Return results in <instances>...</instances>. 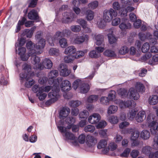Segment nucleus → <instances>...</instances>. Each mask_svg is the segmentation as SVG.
<instances>
[{"mask_svg":"<svg viewBox=\"0 0 158 158\" xmlns=\"http://www.w3.org/2000/svg\"><path fill=\"white\" fill-rule=\"evenodd\" d=\"M136 111L134 110H130L127 114V117L129 120H132L135 116Z\"/></svg>","mask_w":158,"mask_h":158,"instance_id":"obj_41","label":"nucleus"},{"mask_svg":"<svg viewBox=\"0 0 158 158\" xmlns=\"http://www.w3.org/2000/svg\"><path fill=\"white\" fill-rule=\"evenodd\" d=\"M70 110L68 107L63 108L60 111L59 113L60 118L61 119H64L69 114Z\"/></svg>","mask_w":158,"mask_h":158,"instance_id":"obj_22","label":"nucleus"},{"mask_svg":"<svg viewBox=\"0 0 158 158\" xmlns=\"http://www.w3.org/2000/svg\"><path fill=\"white\" fill-rule=\"evenodd\" d=\"M77 23L80 25L82 28H84L85 26H87V24L86 21L82 19H79L77 20Z\"/></svg>","mask_w":158,"mask_h":158,"instance_id":"obj_61","label":"nucleus"},{"mask_svg":"<svg viewBox=\"0 0 158 158\" xmlns=\"http://www.w3.org/2000/svg\"><path fill=\"white\" fill-rule=\"evenodd\" d=\"M57 83H53V86L52 87L50 85H48L46 86L45 87H44L43 86H42V87L43 88V92H48L49 91H50V90L52 89V91H52V88H53V86L56 85H58V86L59 87V81H60L62 80L61 78H57Z\"/></svg>","mask_w":158,"mask_h":158,"instance_id":"obj_28","label":"nucleus"},{"mask_svg":"<svg viewBox=\"0 0 158 158\" xmlns=\"http://www.w3.org/2000/svg\"><path fill=\"white\" fill-rule=\"evenodd\" d=\"M154 117L151 114H149L147 118L148 126L150 128L151 134L155 135L158 131V123L154 121Z\"/></svg>","mask_w":158,"mask_h":158,"instance_id":"obj_4","label":"nucleus"},{"mask_svg":"<svg viewBox=\"0 0 158 158\" xmlns=\"http://www.w3.org/2000/svg\"><path fill=\"white\" fill-rule=\"evenodd\" d=\"M149 104L152 105L156 104L158 102V96L156 95H153L150 96L148 99Z\"/></svg>","mask_w":158,"mask_h":158,"instance_id":"obj_29","label":"nucleus"},{"mask_svg":"<svg viewBox=\"0 0 158 158\" xmlns=\"http://www.w3.org/2000/svg\"><path fill=\"white\" fill-rule=\"evenodd\" d=\"M118 94L121 95L122 98L126 97L128 94L127 90L123 88H121L118 90Z\"/></svg>","mask_w":158,"mask_h":158,"instance_id":"obj_43","label":"nucleus"},{"mask_svg":"<svg viewBox=\"0 0 158 158\" xmlns=\"http://www.w3.org/2000/svg\"><path fill=\"white\" fill-rule=\"evenodd\" d=\"M153 147L156 150L158 149V133L154 138Z\"/></svg>","mask_w":158,"mask_h":158,"instance_id":"obj_64","label":"nucleus"},{"mask_svg":"<svg viewBox=\"0 0 158 158\" xmlns=\"http://www.w3.org/2000/svg\"><path fill=\"white\" fill-rule=\"evenodd\" d=\"M89 37L87 35L83 36L77 35L74 39L73 42L74 44H80L85 41H87L89 39Z\"/></svg>","mask_w":158,"mask_h":158,"instance_id":"obj_13","label":"nucleus"},{"mask_svg":"<svg viewBox=\"0 0 158 158\" xmlns=\"http://www.w3.org/2000/svg\"><path fill=\"white\" fill-rule=\"evenodd\" d=\"M59 73L58 71L56 70H52L48 74V77L49 80L48 82L49 84H52L55 83V81L57 82V80H54V78L56 77L58 75Z\"/></svg>","mask_w":158,"mask_h":158,"instance_id":"obj_12","label":"nucleus"},{"mask_svg":"<svg viewBox=\"0 0 158 158\" xmlns=\"http://www.w3.org/2000/svg\"><path fill=\"white\" fill-rule=\"evenodd\" d=\"M74 56L69 55L65 56L64 58V62L66 63L72 62L74 59Z\"/></svg>","mask_w":158,"mask_h":158,"instance_id":"obj_57","label":"nucleus"},{"mask_svg":"<svg viewBox=\"0 0 158 158\" xmlns=\"http://www.w3.org/2000/svg\"><path fill=\"white\" fill-rule=\"evenodd\" d=\"M118 110V107L117 106L110 105L108 108L107 113L109 115L114 114Z\"/></svg>","mask_w":158,"mask_h":158,"instance_id":"obj_31","label":"nucleus"},{"mask_svg":"<svg viewBox=\"0 0 158 158\" xmlns=\"http://www.w3.org/2000/svg\"><path fill=\"white\" fill-rule=\"evenodd\" d=\"M53 65L52 61L48 58H46L41 63L37 65L35 68L40 70H43L44 68L48 69H51Z\"/></svg>","mask_w":158,"mask_h":158,"instance_id":"obj_7","label":"nucleus"},{"mask_svg":"<svg viewBox=\"0 0 158 158\" xmlns=\"http://www.w3.org/2000/svg\"><path fill=\"white\" fill-rule=\"evenodd\" d=\"M60 75L63 77L68 76L71 72L70 70H68L66 64H61L60 66Z\"/></svg>","mask_w":158,"mask_h":158,"instance_id":"obj_15","label":"nucleus"},{"mask_svg":"<svg viewBox=\"0 0 158 158\" xmlns=\"http://www.w3.org/2000/svg\"><path fill=\"white\" fill-rule=\"evenodd\" d=\"M139 37L140 40L142 41L146 39L151 38L152 35L150 33H147L146 34L140 32L138 35Z\"/></svg>","mask_w":158,"mask_h":158,"instance_id":"obj_36","label":"nucleus"},{"mask_svg":"<svg viewBox=\"0 0 158 158\" xmlns=\"http://www.w3.org/2000/svg\"><path fill=\"white\" fill-rule=\"evenodd\" d=\"M108 120L111 123L115 124L118 122V120L117 117L112 116L109 118Z\"/></svg>","mask_w":158,"mask_h":158,"instance_id":"obj_58","label":"nucleus"},{"mask_svg":"<svg viewBox=\"0 0 158 158\" xmlns=\"http://www.w3.org/2000/svg\"><path fill=\"white\" fill-rule=\"evenodd\" d=\"M71 32L69 29H66L62 32L59 31L56 32L53 37H50L47 39V41L51 46H54V43L56 40H58L61 38L65 36L69 37L71 34Z\"/></svg>","mask_w":158,"mask_h":158,"instance_id":"obj_2","label":"nucleus"},{"mask_svg":"<svg viewBox=\"0 0 158 158\" xmlns=\"http://www.w3.org/2000/svg\"><path fill=\"white\" fill-rule=\"evenodd\" d=\"M123 22L119 25V27L122 30H124L130 29L131 27V24L126 22L124 19H123Z\"/></svg>","mask_w":158,"mask_h":158,"instance_id":"obj_24","label":"nucleus"},{"mask_svg":"<svg viewBox=\"0 0 158 158\" xmlns=\"http://www.w3.org/2000/svg\"><path fill=\"white\" fill-rule=\"evenodd\" d=\"M62 21L63 23H68L72 22L74 18L75 14L72 12H66L63 14Z\"/></svg>","mask_w":158,"mask_h":158,"instance_id":"obj_9","label":"nucleus"},{"mask_svg":"<svg viewBox=\"0 0 158 158\" xmlns=\"http://www.w3.org/2000/svg\"><path fill=\"white\" fill-rule=\"evenodd\" d=\"M152 148L151 147L149 146H147L143 147L142 148V152H143L146 155H148L149 156V154L151 153H152L151 152Z\"/></svg>","mask_w":158,"mask_h":158,"instance_id":"obj_53","label":"nucleus"},{"mask_svg":"<svg viewBox=\"0 0 158 158\" xmlns=\"http://www.w3.org/2000/svg\"><path fill=\"white\" fill-rule=\"evenodd\" d=\"M129 49L126 46H123L120 48L119 50V53L122 55H124L128 53Z\"/></svg>","mask_w":158,"mask_h":158,"instance_id":"obj_55","label":"nucleus"},{"mask_svg":"<svg viewBox=\"0 0 158 158\" xmlns=\"http://www.w3.org/2000/svg\"><path fill=\"white\" fill-rule=\"evenodd\" d=\"M81 103V102L78 100H72L69 103V105L72 107H77L80 106Z\"/></svg>","mask_w":158,"mask_h":158,"instance_id":"obj_42","label":"nucleus"},{"mask_svg":"<svg viewBox=\"0 0 158 158\" xmlns=\"http://www.w3.org/2000/svg\"><path fill=\"white\" fill-rule=\"evenodd\" d=\"M113 29L110 28L107 30L109 33L107 35L109 43L110 44H113L116 42L117 38L115 37L113 34Z\"/></svg>","mask_w":158,"mask_h":158,"instance_id":"obj_16","label":"nucleus"},{"mask_svg":"<svg viewBox=\"0 0 158 158\" xmlns=\"http://www.w3.org/2000/svg\"><path fill=\"white\" fill-rule=\"evenodd\" d=\"M100 119L101 116L100 114L98 113H94L89 117L88 118V121L91 124H95L98 122Z\"/></svg>","mask_w":158,"mask_h":158,"instance_id":"obj_14","label":"nucleus"},{"mask_svg":"<svg viewBox=\"0 0 158 158\" xmlns=\"http://www.w3.org/2000/svg\"><path fill=\"white\" fill-rule=\"evenodd\" d=\"M123 6L126 7L127 6H132L133 2L132 0H121Z\"/></svg>","mask_w":158,"mask_h":158,"instance_id":"obj_62","label":"nucleus"},{"mask_svg":"<svg viewBox=\"0 0 158 158\" xmlns=\"http://www.w3.org/2000/svg\"><path fill=\"white\" fill-rule=\"evenodd\" d=\"M23 71L19 74L21 82L22 83L26 81L25 86L28 88H30L35 83V81L31 78L35 76V73L31 71V66L27 64L24 65Z\"/></svg>","mask_w":158,"mask_h":158,"instance_id":"obj_1","label":"nucleus"},{"mask_svg":"<svg viewBox=\"0 0 158 158\" xmlns=\"http://www.w3.org/2000/svg\"><path fill=\"white\" fill-rule=\"evenodd\" d=\"M104 54L108 57H114L116 55L114 52L110 50H106L104 52Z\"/></svg>","mask_w":158,"mask_h":158,"instance_id":"obj_50","label":"nucleus"},{"mask_svg":"<svg viewBox=\"0 0 158 158\" xmlns=\"http://www.w3.org/2000/svg\"><path fill=\"white\" fill-rule=\"evenodd\" d=\"M76 49L73 46H70L66 48L64 51L65 54H69L71 55L76 52Z\"/></svg>","mask_w":158,"mask_h":158,"instance_id":"obj_23","label":"nucleus"},{"mask_svg":"<svg viewBox=\"0 0 158 158\" xmlns=\"http://www.w3.org/2000/svg\"><path fill=\"white\" fill-rule=\"evenodd\" d=\"M73 125V124H70V125L67 126L66 127H64L57 125V127L60 131L61 133H63L66 132H68L67 130L70 129L71 128L72 129Z\"/></svg>","mask_w":158,"mask_h":158,"instance_id":"obj_39","label":"nucleus"},{"mask_svg":"<svg viewBox=\"0 0 158 158\" xmlns=\"http://www.w3.org/2000/svg\"><path fill=\"white\" fill-rule=\"evenodd\" d=\"M86 144L89 148H92L97 142V139L94 136L88 135L86 138Z\"/></svg>","mask_w":158,"mask_h":158,"instance_id":"obj_11","label":"nucleus"},{"mask_svg":"<svg viewBox=\"0 0 158 158\" xmlns=\"http://www.w3.org/2000/svg\"><path fill=\"white\" fill-rule=\"evenodd\" d=\"M26 47L29 50V52H37V50L35 49L36 46H35L34 44H33L31 41H28L27 43Z\"/></svg>","mask_w":158,"mask_h":158,"instance_id":"obj_26","label":"nucleus"},{"mask_svg":"<svg viewBox=\"0 0 158 158\" xmlns=\"http://www.w3.org/2000/svg\"><path fill=\"white\" fill-rule=\"evenodd\" d=\"M89 56L92 58H96L100 56V54L95 51L92 50L89 54Z\"/></svg>","mask_w":158,"mask_h":158,"instance_id":"obj_54","label":"nucleus"},{"mask_svg":"<svg viewBox=\"0 0 158 158\" xmlns=\"http://www.w3.org/2000/svg\"><path fill=\"white\" fill-rule=\"evenodd\" d=\"M73 10L76 14L78 15L79 14H81V15H83L85 14L86 8L84 7L82 8L81 10H80V9L78 7L74 6L73 7Z\"/></svg>","mask_w":158,"mask_h":158,"instance_id":"obj_34","label":"nucleus"},{"mask_svg":"<svg viewBox=\"0 0 158 158\" xmlns=\"http://www.w3.org/2000/svg\"><path fill=\"white\" fill-rule=\"evenodd\" d=\"M95 39L96 40V45H99L103 44L104 37L103 35L98 34L95 36Z\"/></svg>","mask_w":158,"mask_h":158,"instance_id":"obj_35","label":"nucleus"},{"mask_svg":"<svg viewBox=\"0 0 158 158\" xmlns=\"http://www.w3.org/2000/svg\"><path fill=\"white\" fill-rule=\"evenodd\" d=\"M45 40L44 39H41L38 43L36 44L35 49L37 50V53H41L42 52V49L45 45Z\"/></svg>","mask_w":158,"mask_h":158,"instance_id":"obj_17","label":"nucleus"},{"mask_svg":"<svg viewBox=\"0 0 158 158\" xmlns=\"http://www.w3.org/2000/svg\"><path fill=\"white\" fill-rule=\"evenodd\" d=\"M49 53L51 55H55L57 56L59 54V50L58 49L52 48L50 49L49 51Z\"/></svg>","mask_w":158,"mask_h":158,"instance_id":"obj_49","label":"nucleus"},{"mask_svg":"<svg viewBox=\"0 0 158 158\" xmlns=\"http://www.w3.org/2000/svg\"><path fill=\"white\" fill-rule=\"evenodd\" d=\"M107 142L105 139H101L98 142L97 145L98 149H102V153L107 154L109 151V148L107 147Z\"/></svg>","mask_w":158,"mask_h":158,"instance_id":"obj_8","label":"nucleus"},{"mask_svg":"<svg viewBox=\"0 0 158 158\" xmlns=\"http://www.w3.org/2000/svg\"><path fill=\"white\" fill-rule=\"evenodd\" d=\"M150 133L147 130H144L141 132L140 137L144 140L148 139L150 138Z\"/></svg>","mask_w":158,"mask_h":158,"instance_id":"obj_33","label":"nucleus"},{"mask_svg":"<svg viewBox=\"0 0 158 158\" xmlns=\"http://www.w3.org/2000/svg\"><path fill=\"white\" fill-rule=\"evenodd\" d=\"M59 44L62 48H65L68 45L67 40L64 38H62L59 40Z\"/></svg>","mask_w":158,"mask_h":158,"instance_id":"obj_44","label":"nucleus"},{"mask_svg":"<svg viewBox=\"0 0 158 158\" xmlns=\"http://www.w3.org/2000/svg\"><path fill=\"white\" fill-rule=\"evenodd\" d=\"M146 118L145 112L144 111H139L135 116V120L138 123H141Z\"/></svg>","mask_w":158,"mask_h":158,"instance_id":"obj_21","label":"nucleus"},{"mask_svg":"<svg viewBox=\"0 0 158 158\" xmlns=\"http://www.w3.org/2000/svg\"><path fill=\"white\" fill-rule=\"evenodd\" d=\"M26 52V49L25 48L22 47L18 48V54L21 56V58L22 60L26 61L28 59V57H25L24 54Z\"/></svg>","mask_w":158,"mask_h":158,"instance_id":"obj_25","label":"nucleus"},{"mask_svg":"<svg viewBox=\"0 0 158 158\" xmlns=\"http://www.w3.org/2000/svg\"><path fill=\"white\" fill-rule=\"evenodd\" d=\"M129 96L131 99L137 100L139 98V95L134 88H131L129 90Z\"/></svg>","mask_w":158,"mask_h":158,"instance_id":"obj_20","label":"nucleus"},{"mask_svg":"<svg viewBox=\"0 0 158 158\" xmlns=\"http://www.w3.org/2000/svg\"><path fill=\"white\" fill-rule=\"evenodd\" d=\"M128 132L131 134V139L132 140H137L139 135V132L135 129L131 128L127 130Z\"/></svg>","mask_w":158,"mask_h":158,"instance_id":"obj_19","label":"nucleus"},{"mask_svg":"<svg viewBox=\"0 0 158 158\" xmlns=\"http://www.w3.org/2000/svg\"><path fill=\"white\" fill-rule=\"evenodd\" d=\"M98 2L97 1L92 2L88 4V7L89 8L94 9L98 6Z\"/></svg>","mask_w":158,"mask_h":158,"instance_id":"obj_63","label":"nucleus"},{"mask_svg":"<svg viewBox=\"0 0 158 158\" xmlns=\"http://www.w3.org/2000/svg\"><path fill=\"white\" fill-rule=\"evenodd\" d=\"M115 103L118 105L121 109L126 107L132 108L135 107L136 105L135 102L132 100L123 101L121 100H118L115 101Z\"/></svg>","mask_w":158,"mask_h":158,"instance_id":"obj_5","label":"nucleus"},{"mask_svg":"<svg viewBox=\"0 0 158 158\" xmlns=\"http://www.w3.org/2000/svg\"><path fill=\"white\" fill-rule=\"evenodd\" d=\"M100 103L103 104L108 105L109 104V100L107 97H102L100 99Z\"/></svg>","mask_w":158,"mask_h":158,"instance_id":"obj_56","label":"nucleus"},{"mask_svg":"<svg viewBox=\"0 0 158 158\" xmlns=\"http://www.w3.org/2000/svg\"><path fill=\"white\" fill-rule=\"evenodd\" d=\"M33 91L37 94L39 92H41L43 91V88L42 87H39V85H34L32 89Z\"/></svg>","mask_w":158,"mask_h":158,"instance_id":"obj_47","label":"nucleus"},{"mask_svg":"<svg viewBox=\"0 0 158 158\" xmlns=\"http://www.w3.org/2000/svg\"><path fill=\"white\" fill-rule=\"evenodd\" d=\"M150 46L148 43H145L143 45L141 48L142 51L143 53L147 52L149 50Z\"/></svg>","mask_w":158,"mask_h":158,"instance_id":"obj_59","label":"nucleus"},{"mask_svg":"<svg viewBox=\"0 0 158 158\" xmlns=\"http://www.w3.org/2000/svg\"><path fill=\"white\" fill-rule=\"evenodd\" d=\"M40 53H38L37 52H29L28 53V56H31V61L32 63L35 65L34 67V68L35 69H38L35 68L36 67V66L37 65L39 64V62H40V58L36 56V55L40 54Z\"/></svg>","mask_w":158,"mask_h":158,"instance_id":"obj_10","label":"nucleus"},{"mask_svg":"<svg viewBox=\"0 0 158 158\" xmlns=\"http://www.w3.org/2000/svg\"><path fill=\"white\" fill-rule=\"evenodd\" d=\"M70 29L74 32H78L81 31V26L78 25H73L71 27Z\"/></svg>","mask_w":158,"mask_h":158,"instance_id":"obj_60","label":"nucleus"},{"mask_svg":"<svg viewBox=\"0 0 158 158\" xmlns=\"http://www.w3.org/2000/svg\"><path fill=\"white\" fill-rule=\"evenodd\" d=\"M98 96L97 95H91L88 98L87 101L90 103L95 102L98 100Z\"/></svg>","mask_w":158,"mask_h":158,"instance_id":"obj_52","label":"nucleus"},{"mask_svg":"<svg viewBox=\"0 0 158 158\" xmlns=\"http://www.w3.org/2000/svg\"><path fill=\"white\" fill-rule=\"evenodd\" d=\"M103 14V19L107 22L111 21L113 17H116L117 15V12L112 8L104 10Z\"/></svg>","mask_w":158,"mask_h":158,"instance_id":"obj_6","label":"nucleus"},{"mask_svg":"<svg viewBox=\"0 0 158 158\" xmlns=\"http://www.w3.org/2000/svg\"><path fill=\"white\" fill-rule=\"evenodd\" d=\"M27 16L29 19L31 20H36L38 17L37 11L35 10L30 11L28 14Z\"/></svg>","mask_w":158,"mask_h":158,"instance_id":"obj_27","label":"nucleus"},{"mask_svg":"<svg viewBox=\"0 0 158 158\" xmlns=\"http://www.w3.org/2000/svg\"><path fill=\"white\" fill-rule=\"evenodd\" d=\"M136 90L139 92L143 93L145 91V88L143 85L140 82H137L135 84Z\"/></svg>","mask_w":158,"mask_h":158,"instance_id":"obj_30","label":"nucleus"},{"mask_svg":"<svg viewBox=\"0 0 158 158\" xmlns=\"http://www.w3.org/2000/svg\"><path fill=\"white\" fill-rule=\"evenodd\" d=\"M59 91L60 88L58 85L53 86L52 91L50 92L48 94V98L50 99L46 102L45 104L46 106H49L57 100L59 97Z\"/></svg>","mask_w":158,"mask_h":158,"instance_id":"obj_3","label":"nucleus"},{"mask_svg":"<svg viewBox=\"0 0 158 158\" xmlns=\"http://www.w3.org/2000/svg\"><path fill=\"white\" fill-rule=\"evenodd\" d=\"M130 151V148H126L122 153L120 154V156L122 157H127L128 156Z\"/></svg>","mask_w":158,"mask_h":158,"instance_id":"obj_51","label":"nucleus"},{"mask_svg":"<svg viewBox=\"0 0 158 158\" xmlns=\"http://www.w3.org/2000/svg\"><path fill=\"white\" fill-rule=\"evenodd\" d=\"M90 89L89 85L88 84L83 83L80 87V91L81 93L85 94L87 93Z\"/></svg>","mask_w":158,"mask_h":158,"instance_id":"obj_37","label":"nucleus"},{"mask_svg":"<svg viewBox=\"0 0 158 158\" xmlns=\"http://www.w3.org/2000/svg\"><path fill=\"white\" fill-rule=\"evenodd\" d=\"M95 130V127L94 126L92 125H88L85 127L84 130L86 132H93Z\"/></svg>","mask_w":158,"mask_h":158,"instance_id":"obj_45","label":"nucleus"},{"mask_svg":"<svg viewBox=\"0 0 158 158\" xmlns=\"http://www.w3.org/2000/svg\"><path fill=\"white\" fill-rule=\"evenodd\" d=\"M60 86L62 91L64 92H66L70 90L71 85L69 81L64 80L61 83Z\"/></svg>","mask_w":158,"mask_h":158,"instance_id":"obj_18","label":"nucleus"},{"mask_svg":"<svg viewBox=\"0 0 158 158\" xmlns=\"http://www.w3.org/2000/svg\"><path fill=\"white\" fill-rule=\"evenodd\" d=\"M106 22L104 19H99L97 22V25L98 27L102 29L104 28L106 25Z\"/></svg>","mask_w":158,"mask_h":158,"instance_id":"obj_46","label":"nucleus"},{"mask_svg":"<svg viewBox=\"0 0 158 158\" xmlns=\"http://www.w3.org/2000/svg\"><path fill=\"white\" fill-rule=\"evenodd\" d=\"M35 29V27H34L31 28L30 29H26L24 31V34L26 35L27 37L29 38H31Z\"/></svg>","mask_w":158,"mask_h":158,"instance_id":"obj_32","label":"nucleus"},{"mask_svg":"<svg viewBox=\"0 0 158 158\" xmlns=\"http://www.w3.org/2000/svg\"><path fill=\"white\" fill-rule=\"evenodd\" d=\"M64 134L63 135V136L65 137V140H74L76 139V137L74 135L69 132H64Z\"/></svg>","mask_w":158,"mask_h":158,"instance_id":"obj_38","label":"nucleus"},{"mask_svg":"<svg viewBox=\"0 0 158 158\" xmlns=\"http://www.w3.org/2000/svg\"><path fill=\"white\" fill-rule=\"evenodd\" d=\"M86 18L87 20L90 21L92 20L94 17V12L90 10H87L85 11Z\"/></svg>","mask_w":158,"mask_h":158,"instance_id":"obj_40","label":"nucleus"},{"mask_svg":"<svg viewBox=\"0 0 158 158\" xmlns=\"http://www.w3.org/2000/svg\"><path fill=\"white\" fill-rule=\"evenodd\" d=\"M36 96L38 97V98L40 101L44 100L47 96V94L44 93L43 91L41 92H39L36 94Z\"/></svg>","mask_w":158,"mask_h":158,"instance_id":"obj_48","label":"nucleus"}]
</instances>
